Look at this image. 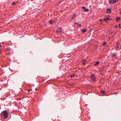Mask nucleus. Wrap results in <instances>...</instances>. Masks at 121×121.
<instances>
[{
	"mask_svg": "<svg viewBox=\"0 0 121 121\" xmlns=\"http://www.w3.org/2000/svg\"><path fill=\"white\" fill-rule=\"evenodd\" d=\"M2 114L4 116V118H6L8 116V113L5 110L2 112Z\"/></svg>",
	"mask_w": 121,
	"mask_h": 121,
	"instance_id": "obj_1",
	"label": "nucleus"
},
{
	"mask_svg": "<svg viewBox=\"0 0 121 121\" xmlns=\"http://www.w3.org/2000/svg\"><path fill=\"white\" fill-rule=\"evenodd\" d=\"M91 79L93 82H95L96 80V78L94 75L92 74L91 76Z\"/></svg>",
	"mask_w": 121,
	"mask_h": 121,
	"instance_id": "obj_2",
	"label": "nucleus"
},
{
	"mask_svg": "<svg viewBox=\"0 0 121 121\" xmlns=\"http://www.w3.org/2000/svg\"><path fill=\"white\" fill-rule=\"evenodd\" d=\"M118 0H109V2L111 4H113L116 3Z\"/></svg>",
	"mask_w": 121,
	"mask_h": 121,
	"instance_id": "obj_3",
	"label": "nucleus"
},
{
	"mask_svg": "<svg viewBox=\"0 0 121 121\" xmlns=\"http://www.w3.org/2000/svg\"><path fill=\"white\" fill-rule=\"evenodd\" d=\"M62 31V29L61 28H59L56 31L57 33L58 34L60 33Z\"/></svg>",
	"mask_w": 121,
	"mask_h": 121,
	"instance_id": "obj_4",
	"label": "nucleus"
},
{
	"mask_svg": "<svg viewBox=\"0 0 121 121\" xmlns=\"http://www.w3.org/2000/svg\"><path fill=\"white\" fill-rule=\"evenodd\" d=\"M111 9L110 8L109 9L108 8L107 9V10L106 11V12L108 14L109 13H111Z\"/></svg>",
	"mask_w": 121,
	"mask_h": 121,
	"instance_id": "obj_5",
	"label": "nucleus"
},
{
	"mask_svg": "<svg viewBox=\"0 0 121 121\" xmlns=\"http://www.w3.org/2000/svg\"><path fill=\"white\" fill-rule=\"evenodd\" d=\"M110 19V18H109L108 17H107L106 18H105L104 19V20L106 22H107V20H108Z\"/></svg>",
	"mask_w": 121,
	"mask_h": 121,
	"instance_id": "obj_6",
	"label": "nucleus"
},
{
	"mask_svg": "<svg viewBox=\"0 0 121 121\" xmlns=\"http://www.w3.org/2000/svg\"><path fill=\"white\" fill-rule=\"evenodd\" d=\"M82 61H83L82 63H83V65H86V64L87 62H86L85 60L84 59V60H82Z\"/></svg>",
	"mask_w": 121,
	"mask_h": 121,
	"instance_id": "obj_7",
	"label": "nucleus"
},
{
	"mask_svg": "<svg viewBox=\"0 0 121 121\" xmlns=\"http://www.w3.org/2000/svg\"><path fill=\"white\" fill-rule=\"evenodd\" d=\"M120 19V18L119 17H117L116 19V21L117 22H118L119 21V20Z\"/></svg>",
	"mask_w": 121,
	"mask_h": 121,
	"instance_id": "obj_8",
	"label": "nucleus"
},
{
	"mask_svg": "<svg viewBox=\"0 0 121 121\" xmlns=\"http://www.w3.org/2000/svg\"><path fill=\"white\" fill-rule=\"evenodd\" d=\"M99 61H97L96 63L94 64L95 66H96L97 65H99Z\"/></svg>",
	"mask_w": 121,
	"mask_h": 121,
	"instance_id": "obj_9",
	"label": "nucleus"
},
{
	"mask_svg": "<svg viewBox=\"0 0 121 121\" xmlns=\"http://www.w3.org/2000/svg\"><path fill=\"white\" fill-rule=\"evenodd\" d=\"M85 12L88 11H89V9L87 8H83Z\"/></svg>",
	"mask_w": 121,
	"mask_h": 121,
	"instance_id": "obj_10",
	"label": "nucleus"
},
{
	"mask_svg": "<svg viewBox=\"0 0 121 121\" xmlns=\"http://www.w3.org/2000/svg\"><path fill=\"white\" fill-rule=\"evenodd\" d=\"M87 30V29H84L82 30V32L84 33L86 32Z\"/></svg>",
	"mask_w": 121,
	"mask_h": 121,
	"instance_id": "obj_11",
	"label": "nucleus"
},
{
	"mask_svg": "<svg viewBox=\"0 0 121 121\" xmlns=\"http://www.w3.org/2000/svg\"><path fill=\"white\" fill-rule=\"evenodd\" d=\"M75 76V74H73V75H71L70 76V77L71 78L72 77H74Z\"/></svg>",
	"mask_w": 121,
	"mask_h": 121,
	"instance_id": "obj_12",
	"label": "nucleus"
},
{
	"mask_svg": "<svg viewBox=\"0 0 121 121\" xmlns=\"http://www.w3.org/2000/svg\"><path fill=\"white\" fill-rule=\"evenodd\" d=\"M17 1L16 3H15V2H13L12 3V5H14L16 4L17 3Z\"/></svg>",
	"mask_w": 121,
	"mask_h": 121,
	"instance_id": "obj_13",
	"label": "nucleus"
},
{
	"mask_svg": "<svg viewBox=\"0 0 121 121\" xmlns=\"http://www.w3.org/2000/svg\"><path fill=\"white\" fill-rule=\"evenodd\" d=\"M119 48V45L118 44V45L116 47V48L117 50H118V49Z\"/></svg>",
	"mask_w": 121,
	"mask_h": 121,
	"instance_id": "obj_14",
	"label": "nucleus"
},
{
	"mask_svg": "<svg viewBox=\"0 0 121 121\" xmlns=\"http://www.w3.org/2000/svg\"><path fill=\"white\" fill-rule=\"evenodd\" d=\"M76 14H74L73 15V17L72 18V19H73L75 17H76Z\"/></svg>",
	"mask_w": 121,
	"mask_h": 121,
	"instance_id": "obj_15",
	"label": "nucleus"
},
{
	"mask_svg": "<svg viewBox=\"0 0 121 121\" xmlns=\"http://www.w3.org/2000/svg\"><path fill=\"white\" fill-rule=\"evenodd\" d=\"M49 22L51 24H52L53 23V22L52 21V20H51L49 21Z\"/></svg>",
	"mask_w": 121,
	"mask_h": 121,
	"instance_id": "obj_16",
	"label": "nucleus"
},
{
	"mask_svg": "<svg viewBox=\"0 0 121 121\" xmlns=\"http://www.w3.org/2000/svg\"><path fill=\"white\" fill-rule=\"evenodd\" d=\"M112 56L113 57H116V55L115 54H112Z\"/></svg>",
	"mask_w": 121,
	"mask_h": 121,
	"instance_id": "obj_17",
	"label": "nucleus"
},
{
	"mask_svg": "<svg viewBox=\"0 0 121 121\" xmlns=\"http://www.w3.org/2000/svg\"><path fill=\"white\" fill-rule=\"evenodd\" d=\"M106 42H104L103 43V46H104L106 44Z\"/></svg>",
	"mask_w": 121,
	"mask_h": 121,
	"instance_id": "obj_18",
	"label": "nucleus"
},
{
	"mask_svg": "<svg viewBox=\"0 0 121 121\" xmlns=\"http://www.w3.org/2000/svg\"><path fill=\"white\" fill-rule=\"evenodd\" d=\"M121 24H118V27L119 28H121Z\"/></svg>",
	"mask_w": 121,
	"mask_h": 121,
	"instance_id": "obj_19",
	"label": "nucleus"
},
{
	"mask_svg": "<svg viewBox=\"0 0 121 121\" xmlns=\"http://www.w3.org/2000/svg\"><path fill=\"white\" fill-rule=\"evenodd\" d=\"M101 93L103 94H104L105 93V92L104 91H101Z\"/></svg>",
	"mask_w": 121,
	"mask_h": 121,
	"instance_id": "obj_20",
	"label": "nucleus"
},
{
	"mask_svg": "<svg viewBox=\"0 0 121 121\" xmlns=\"http://www.w3.org/2000/svg\"><path fill=\"white\" fill-rule=\"evenodd\" d=\"M78 25V27H82V25L81 24H79Z\"/></svg>",
	"mask_w": 121,
	"mask_h": 121,
	"instance_id": "obj_21",
	"label": "nucleus"
},
{
	"mask_svg": "<svg viewBox=\"0 0 121 121\" xmlns=\"http://www.w3.org/2000/svg\"><path fill=\"white\" fill-rule=\"evenodd\" d=\"M75 23L77 25L79 24V23L78 22H75Z\"/></svg>",
	"mask_w": 121,
	"mask_h": 121,
	"instance_id": "obj_22",
	"label": "nucleus"
},
{
	"mask_svg": "<svg viewBox=\"0 0 121 121\" xmlns=\"http://www.w3.org/2000/svg\"><path fill=\"white\" fill-rule=\"evenodd\" d=\"M118 27V26L117 25H116L115 26V27L116 28L117 27Z\"/></svg>",
	"mask_w": 121,
	"mask_h": 121,
	"instance_id": "obj_23",
	"label": "nucleus"
},
{
	"mask_svg": "<svg viewBox=\"0 0 121 121\" xmlns=\"http://www.w3.org/2000/svg\"><path fill=\"white\" fill-rule=\"evenodd\" d=\"M28 91H29V92H30V90H28Z\"/></svg>",
	"mask_w": 121,
	"mask_h": 121,
	"instance_id": "obj_24",
	"label": "nucleus"
},
{
	"mask_svg": "<svg viewBox=\"0 0 121 121\" xmlns=\"http://www.w3.org/2000/svg\"><path fill=\"white\" fill-rule=\"evenodd\" d=\"M1 53V50H0V53Z\"/></svg>",
	"mask_w": 121,
	"mask_h": 121,
	"instance_id": "obj_25",
	"label": "nucleus"
},
{
	"mask_svg": "<svg viewBox=\"0 0 121 121\" xmlns=\"http://www.w3.org/2000/svg\"><path fill=\"white\" fill-rule=\"evenodd\" d=\"M82 8H85V7H84V6H83L82 7Z\"/></svg>",
	"mask_w": 121,
	"mask_h": 121,
	"instance_id": "obj_26",
	"label": "nucleus"
},
{
	"mask_svg": "<svg viewBox=\"0 0 121 121\" xmlns=\"http://www.w3.org/2000/svg\"><path fill=\"white\" fill-rule=\"evenodd\" d=\"M0 47H1V45L0 44Z\"/></svg>",
	"mask_w": 121,
	"mask_h": 121,
	"instance_id": "obj_27",
	"label": "nucleus"
},
{
	"mask_svg": "<svg viewBox=\"0 0 121 121\" xmlns=\"http://www.w3.org/2000/svg\"><path fill=\"white\" fill-rule=\"evenodd\" d=\"M112 19V18H111V19H110L109 20H111Z\"/></svg>",
	"mask_w": 121,
	"mask_h": 121,
	"instance_id": "obj_28",
	"label": "nucleus"
},
{
	"mask_svg": "<svg viewBox=\"0 0 121 121\" xmlns=\"http://www.w3.org/2000/svg\"><path fill=\"white\" fill-rule=\"evenodd\" d=\"M35 90H37V89L36 88H35Z\"/></svg>",
	"mask_w": 121,
	"mask_h": 121,
	"instance_id": "obj_29",
	"label": "nucleus"
},
{
	"mask_svg": "<svg viewBox=\"0 0 121 121\" xmlns=\"http://www.w3.org/2000/svg\"><path fill=\"white\" fill-rule=\"evenodd\" d=\"M3 43V42H2V43Z\"/></svg>",
	"mask_w": 121,
	"mask_h": 121,
	"instance_id": "obj_30",
	"label": "nucleus"
}]
</instances>
